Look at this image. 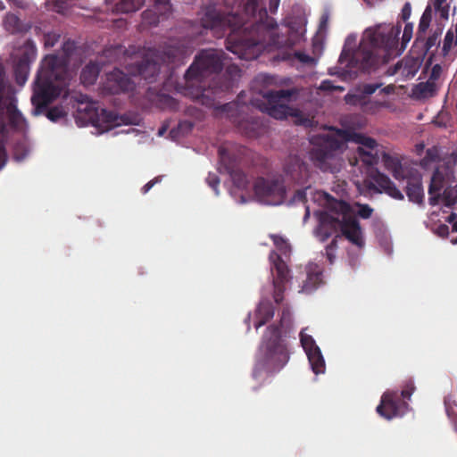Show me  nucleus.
Wrapping results in <instances>:
<instances>
[{"instance_id":"nucleus-17","label":"nucleus","mask_w":457,"mask_h":457,"mask_svg":"<svg viewBox=\"0 0 457 457\" xmlns=\"http://www.w3.org/2000/svg\"><path fill=\"white\" fill-rule=\"evenodd\" d=\"M272 284H273V299L277 304L284 300V292L286 285L290 280L289 269L284 260L276 255L271 266Z\"/></svg>"},{"instance_id":"nucleus-24","label":"nucleus","mask_w":457,"mask_h":457,"mask_svg":"<svg viewBox=\"0 0 457 457\" xmlns=\"http://www.w3.org/2000/svg\"><path fill=\"white\" fill-rule=\"evenodd\" d=\"M382 162L385 168L392 172L394 178L397 180H403L406 179L404 169L402 161L397 155H392L388 153L382 154Z\"/></svg>"},{"instance_id":"nucleus-56","label":"nucleus","mask_w":457,"mask_h":457,"mask_svg":"<svg viewBox=\"0 0 457 457\" xmlns=\"http://www.w3.org/2000/svg\"><path fill=\"white\" fill-rule=\"evenodd\" d=\"M162 180V176L155 177L152 180L148 181L141 189L143 194H146L156 183Z\"/></svg>"},{"instance_id":"nucleus-34","label":"nucleus","mask_w":457,"mask_h":457,"mask_svg":"<svg viewBox=\"0 0 457 457\" xmlns=\"http://www.w3.org/2000/svg\"><path fill=\"white\" fill-rule=\"evenodd\" d=\"M154 102L161 109L175 111L179 108L178 101L167 94H158Z\"/></svg>"},{"instance_id":"nucleus-32","label":"nucleus","mask_w":457,"mask_h":457,"mask_svg":"<svg viewBox=\"0 0 457 457\" xmlns=\"http://www.w3.org/2000/svg\"><path fill=\"white\" fill-rule=\"evenodd\" d=\"M7 114L12 127L21 129L26 125L25 118L14 104H10L7 106Z\"/></svg>"},{"instance_id":"nucleus-59","label":"nucleus","mask_w":457,"mask_h":457,"mask_svg":"<svg viewBox=\"0 0 457 457\" xmlns=\"http://www.w3.org/2000/svg\"><path fill=\"white\" fill-rule=\"evenodd\" d=\"M46 117L50 120L56 122L57 121V106H54L50 110H48L46 112Z\"/></svg>"},{"instance_id":"nucleus-20","label":"nucleus","mask_w":457,"mask_h":457,"mask_svg":"<svg viewBox=\"0 0 457 457\" xmlns=\"http://www.w3.org/2000/svg\"><path fill=\"white\" fill-rule=\"evenodd\" d=\"M330 206L331 201H328V211L320 212L319 217V226L316 229V234L322 242L337 232L340 225V215L331 211Z\"/></svg>"},{"instance_id":"nucleus-43","label":"nucleus","mask_w":457,"mask_h":457,"mask_svg":"<svg viewBox=\"0 0 457 457\" xmlns=\"http://www.w3.org/2000/svg\"><path fill=\"white\" fill-rule=\"evenodd\" d=\"M453 39H454L453 32L452 30H448L445 36L444 44H443V47L441 50V54L444 57L448 55V54L452 48Z\"/></svg>"},{"instance_id":"nucleus-44","label":"nucleus","mask_w":457,"mask_h":457,"mask_svg":"<svg viewBox=\"0 0 457 457\" xmlns=\"http://www.w3.org/2000/svg\"><path fill=\"white\" fill-rule=\"evenodd\" d=\"M338 236H337L335 238L332 239L329 245L326 247V256L328 261L330 264H332L336 259V251L337 248V238Z\"/></svg>"},{"instance_id":"nucleus-38","label":"nucleus","mask_w":457,"mask_h":457,"mask_svg":"<svg viewBox=\"0 0 457 457\" xmlns=\"http://www.w3.org/2000/svg\"><path fill=\"white\" fill-rule=\"evenodd\" d=\"M292 56L296 58L300 62L307 65H313L316 62L315 58L310 56L309 54H306L300 51H295L293 54H285L281 56V59L284 61L291 60Z\"/></svg>"},{"instance_id":"nucleus-47","label":"nucleus","mask_w":457,"mask_h":457,"mask_svg":"<svg viewBox=\"0 0 457 457\" xmlns=\"http://www.w3.org/2000/svg\"><path fill=\"white\" fill-rule=\"evenodd\" d=\"M308 187H306L305 188L296 190L293 197L291 198V202L305 204L307 202L306 190L308 189Z\"/></svg>"},{"instance_id":"nucleus-13","label":"nucleus","mask_w":457,"mask_h":457,"mask_svg":"<svg viewBox=\"0 0 457 457\" xmlns=\"http://www.w3.org/2000/svg\"><path fill=\"white\" fill-rule=\"evenodd\" d=\"M153 4L154 11L146 10L143 12V18L147 19L150 15L154 14L150 23H157L159 16L165 14L170 9V0H148ZM145 0H106V3L112 5V12L118 13H129L137 11Z\"/></svg>"},{"instance_id":"nucleus-39","label":"nucleus","mask_w":457,"mask_h":457,"mask_svg":"<svg viewBox=\"0 0 457 457\" xmlns=\"http://www.w3.org/2000/svg\"><path fill=\"white\" fill-rule=\"evenodd\" d=\"M445 206L452 207L457 202V187H447L442 194Z\"/></svg>"},{"instance_id":"nucleus-18","label":"nucleus","mask_w":457,"mask_h":457,"mask_svg":"<svg viewBox=\"0 0 457 457\" xmlns=\"http://www.w3.org/2000/svg\"><path fill=\"white\" fill-rule=\"evenodd\" d=\"M284 173L287 179L296 185H305L310 178V170L300 157L289 156L284 165Z\"/></svg>"},{"instance_id":"nucleus-11","label":"nucleus","mask_w":457,"mask_h":457,"mask_svg":"<svg viewBox=\"0 0 457 457\" xmlns=\"http://www.w3.org/2000/svg\"><path fill=\"white\" fill-rule=\"evenodd\" d=\"M342 147L340 137H327L320 145L312 149L310 159L320 170L333 172L337 162V152Z\"/></svg>"},{"instance_id":"nucleus-16","label":"nucleus","mask_w":457,"mask_h":457,"mask_svg":"<svg viewBox=\"0 0 457 457\" xmlns=\"http://www.w3.org/2000/svg\"><path fill=\"white\" fill-rule=\"evenodd\" d=\"M135 83L131 79L119 69L106 74V79L101 87L103 95H117L132 91Z\"/></svg>"},{"instance_id":"nucleus-30","label":"nucleus","mask_w":457,"mask_h":457,"mask_svg":"<svg viewBox=\"0 0 457 457\" xmlns=\"http://www.w3.org/2000/svg\"><path fill=\"white\" fill-rule=\"evenodd\" d=\"M432 12H433L432 5L430 4H428L427 5V7L425 8V11L423 12V13L420 17V20L418 31H417V38L415 41L416 44L420 39L423 40L424 36H425L428 29L429 28L431 21H432Z\"/></svg>"},{"instance_id":"nucleus-33","label":"nucleus","mask_w":457,"mask_h":457,"mask_svg":"<svg viewBox=\"0 0 457 457\" xmlns=\"http://www.w3.org/2000/svg\"><path fill=\"white\" fill-rule=\"evenodd\" d=\"M359 159L366 165L372 166L378 162V155L375 150L364 149L362 146L357 147Z\"/></svg>"},{"instance_id":"nucleus-36","label":"nucleus","mask_w":457,"mask_h":457,"mask_svg":"<svg viewBox=\"0 0 457 457\" xmlns=\"http://www.w3.org/2000/svg\"><path fill=\"white\" fill-rule=\"evenodd\" d=\"M436 91V85L434 81L428 79L416 86V93L421 97L433 96Z\"/></svg>"},{"instance_id":"nucleus-35","label":"nucleus","mask_w":457,"mask_h":457,"mask_svg":"<svg viewBox=\"0 0 457 457\" xmlns=\"http://www.w3.org/2000/svg\"><path fill=\"white\" fill-rule=\"evenodd\" d=\"M76 50V44L74 41L67 40L62 46L63 56H59V71L66 67L69 63L70 58L72 56Z\"/></svg>"},{"instance_id":"nucleus-7","label":"nucleus","mask_w":457,"mask_h":457,"mask_svg":"<svg viewBox=\"0 0 457 457\" xmlns=\"http://www.w3.org/2000/svg\"><path fill=\"white\" fill-rule=\"evenodd\" d=\"M251 106L250 100L246 99V94L242 91L235 101L224 104L223 110L242 133L248 137H256L261 134L263 123L260 119L249 114Z\"/></svg>"},{"instance_id":"nucleus-27","label":"nucleus","mask_w":457,"mask_h":457,"mask_svg":"<svg viewBox=\"0 0 457 457\" xmlns=\"http://www.w3.org/2000/svg\"><path fill=\"white\" fill-rule=\"evenodd\" d=\"M4 25L11 33H25L30 29V25L24 23L17 15L8 13L5 16Z\"/></svg>"},{"instance_id":"nucleus-58","label":"nucleus","mask_w":457,"mask_h":457,"mask_svg":"<svg viewBox=\"0 0 457 457\" xmlns=\"http://www.w3.org/2000/svg\"><path fill=\"white\" fill-rule=\"evenodd\" d=\"M436 233L441 237H447L449 235V227L445 224H440L436 228Z\"/></svg>"},{"instance_id":"nucleus-19","label":"nucleus","mask_w":457,"mask_h":457,"mask_svg":"<svg viewBox=\"0 0 457 457\" xmlns=\"http://www.w3.org/2000/svg\"><path fill=\"white\" fill-rule=\"evenodd\" d=\"M370 181L367 185L368 188L378 193H386L396 200L404 198L403 193L396 187L395 183L384 173L378 170L372 172L370 176Z\"/></svg>"},{"instance_id":"nucleus-61","label":"nucleus","mask_w":457,"mask_h":457,"mask_svg":"<svg viewBox=\"0 0 457 457\" xmlns=\"http://www.w3.org/2000/svg\"><path fill=\"white\" fill-rule=\"evenodd\" d=\"M441 196L442 195H440V193H435L432 195H430L428 198L429 204L432 206L438 204Z\"/></svg>"},{"instance_id":"nucleus-49","label":"nucleus","mask_w":457,"mask_h":457,"mask_svg":"<svg viewBox=\"0 0 457 457\" xmlns=\"http://www.w3.org/2000/svg\"><path fill=\"white\" fill-rule=\"evenodd\" d=\"M412 23H407L404 27L402 37V48L403 49L406 44L411 40L412 36Z\"/></svg>"},{"instance_id":"nucleus-40","label":"nucleus","mask_w":457,"mask_h":457,"mask_svg":"<svg viewBox=\"0 0 457 457\" xmlns=\"http://www.w3.org/2000/svg\"><path fill=\"white\" fill-rule=\"evenodd\" d=\"M300 342L301 345L305 352V353H308L310 352L314 351L315 348H320L317 345L315 340L312 338V336L306 334L304 332V329H303L300 332Z\"/></svg>"},{"instance_id":"nucleus-4","label":"nucleus","mask_w":457,"mask_h":457,"mask_svg":"<svg viewBox=\"0 0 457 457\" xmlns=\"http://www.w3.org/2000/svg\"><path fill=\"white\" fill-rule=\"evenodd\" d=\"M57 54L46 55L41 62L35 80L31 104L32 113L38 115L57 97Z\"/></svg>"},{"instance_id":"nucleus-10","label":"nucleus","mask_w":457,"mask_h":457,"mask_svg":"<svg viewBox=\"0 0 457 457\" xmlns=\"http://www.w3.org/2000/svg\"><path fill=\"white\" fill-rule=\"evenodd\" d=\"M292 96V91L287 89L266 90L262 92L263 100L266 103H259V100L250 99L252 107H256L263 112H267L270 117L276 120H284L292 115L291 108L284 104V101L289 100Z\"/></svg>"},{"instance_id":"nucleus-1","label":"nucleus","mask_w":457,"mask_h":457,"mask_svg":"<svg viewBox=\"0 0 457 457\" xmlns=\"http://www.w3.org/2000/svg\"><path fill=\"white\" fill-rule=\"evenodd\" d=\"M201 21L204 28L222 35L229 29V46L227 48L234 54L256 46L260 49L293 48L301 39L300 33L290 26H285V31L278 32L276 21L269 17L260 0H247L243 15L225 13L216 8V4H210L205 8Z\"/></svg>"},{"instance_id":"nucleus-26","label":"nucleus","mask_w":457,"mask_h":457,"mask_svg":"<svg viewBox=\"0 0 457 457\" xmlns=\"http://www.w3.org/2000/svg\"><path fill=\"white\" fill-rule=\"evenodd\" d=\"M345 102L348 104L352 105H360L361 106L363 111H374L378 107H380L383 105L382 103L376 102L371 104V106H369V101L366 99V96H363V94L361 92V94H347L345 96Z\"/></svg>"},{"instance_id":"nucleus-25","label":"nucleus","mask_w":457,"mask_h":457,"mask_svg":"<svg viewBox=\"0 0 457 457\" xmlns=\"http://www.w3.org/2000/svg\"><path fill=\"white\" fill-rule=\"evenodd\" d=\"M406 195L411 202L422 204L424 200V191L420 176L407 178Z\"/></svg>"},{"instance_id":"nucleus-8","label":"nucleus","mask_w":457,"mask_h":457,"mask_svg":"<svg viewBox=\"0 0 457 457\" xmlns=\"http://www.w3.org/2000/svg\"><path fill=\"white\" fill-rule=\"evenodd\" d=\"M224 54L222 51L213 49L201 51L185 73L186 85L194 87L207 76L221 71Z\"/></svg>"},{"instance_id":"nucleus-63","label":"nucleus","mask_w":457,"mask_h":457,"mask_svg":"<svg viewBox=\"0 0 457 457\" xmlns=\"http://www.w3.org/2000/svg\"><path fill=\"white\" fill-rule=\"evenodd\" d=\"M280 0H270L269 9L271 13H275L278 8Z\"/></svg>"},{"instance_id":"nucleus-9","label":"nucleus","mask_w":457,"mask_h":457,"mask_svg":"<svg viewBox=\"0 0 457 457\" xmlns=\"http://www.w3.org/2000/svg\"><path fill=\"white\" fill-rule=\"evenodd\" d=\"M331 211L340 215L339 228L342 235L353 245L362 247L364 239L358 219L353 214L351 205L342 200H331Z\"/></svg>"},{"instance_id":"nucleus-52","label":"nucleus","mask_w":457,"mask_h":457,"mask_svg":"<svg viewBox=\"0 0 457 457\" xmlns=\"http://www.w3.org/2000/svg\"><path fill=\"white\" fill-rule=\"evenodd\" d=\"M441 74L442 66L441 64L436 63L432 67L428 79L436 83V81L440 78Z\"/></svg>"},{"instance_id":"nucleus-29","label":"nucleus","mask_w":457,"mask_h":457,"mask_svg":"<svg viewBox=\"0 0 457 457\" xmlns=\"http://www.w3.org/2000/svg\"><path fill=\"white\" fill-rule=\"evenodd\" d=\"M312 371L315 374H322L325 372L326 364L323 355L320 348H315L314 351L306 353Z\"/></svg>"},{"instance_id":"nucleus-64","label":"nucleus","mask_w":457,"mask_h":457,"mask_svg":"<svg viewBox=\"0 0 457 457\" xmlns=\"http://www.w3.org/2000/svg\"><path fill=\"white\" fill-rule=\"evenodd\" d=\"M457 220V214L455 212H452L449 217L447 218V221L449 223H453Z\"/></svg>"},{"instance_id":"nucleus-57","label":"nucleus","mask_w":457,"mask_h":457,"mask_svg":"<svg viewBox=\"0 0 457 457\" xmlns=\"http://www.w3.org/2000/svg\"><path fill=\"white\" fill-rule=\"evenodd\" d=\"M7 161V154L4 145V142L0 140V169H2Z\"/></svg>"},{"instance_id":"nucleus-5","label":"nucleus","mask_w":457,"mask_h":457,"mask_svg":"<svg viewBox=\"0 0 457 457\" xmlns=\"http://www.w3.org/2000/svg\"><path fill=\"white\" fill-rule=\"evenodd\" d=\"M73 98L76 103L75 119L79 126L91 124L96 128L108 130L119 124L116 113L102 108L97 101L91 100L82 94L76 95Z\"/></svg>"},{"instance_id":"nucleus-50","label":"nucleus","mask_w":457,"mask_h":457,"mask_svg":"<svg viewBox=\"0 0 457 457\" xmlns=\"http://www.w3.org/2000/svg\"><path fill=\"white\" fill-rule=\"evenodd\" d=\"M381 86V83L365 84L361 87V93L366 96V99H368V96L375 93Z\"/></svg>"},{"instance_id":"nucleus-55","label":"nucleus","mask_w":457,"mask_h":457,"mask_svg":"<svg viewBox=\"0 0 457 457\" xmlns=\"http://www.w3.org/2000/svg\"><path fill=\"white\" fill-rule=\"evenodd\" d=\"M411 14V3L406 2L402 8L401 18L403 21H406L407 20H409Z\"/></svg>"},{"instance_id":"nucleus-14","label":"nucleus","mask_w":457,"mask_h":457,"mask_svg":"<svg viewBox=\"0 0 457 457\" xmlns=\"http://www.w3.org/2000/svg\"><path fill=\"white\" fill-rule=\"evenodd\" d=\"M220 171L228 173L234 184L239 189H245L249 185L246 174L240 169L241 152L235 153L228 148L220 146L218 150Z\"/></svg>"},{"instance_id":"nucleus-2","label":"nucleus","mask_w":457,"mask_h":457,"mask_svg":"<svg viewBox=\"0 0 457 457\" xmlns=\"http://www.w3.org/2000/svg\"><path fill=\"white\" fill-rule=\"evenodd\" d=\"M401 28L378 26L369 31L367 37L370 47L361 45L354 53L343 49L338 62L345 67L341 71L344 79H354L359 71L370 72L379 64L387 63L393 57L399 55L398 37Z\"/></svg>"},{"instance_id":"nucleus-22","label":"nucleus","mask_w":457,"mask_h":457,"mask_svg":"<svg viewBox=\"0 0 457 457\" xmlns=\"http://www.w3.org/2000/svg\"><path fill=\"white\" fill-rule=\"evenodd\" d=\"M337 136L340 137L343 145L346 142H353L359 145V146L369 150H376L378 146V143L374 138L351 129H338Z\"/></svg>"},{"instance_id":"nucleus-53","label":"nucleus","mask_w":457,"mask_h":457,"mask_svg":"<svg viewBox=\"0 0 457 457\" xmlns=\"http://www.w3.org/2000/svg\"><path fill=\"white\" fill-rule=\"evenodd\" d=\"M373 212V209L368 204L360 205L358 214L362 219H369Z\"/></svg>"},{"instance_id":"nucleus-28","label":"nucleus","mask_w":457,"mask_h":457,"mask_svg":"<svg viewBox=\"0 0 457 457\" xmlns=\"http://www.w3.org/2000/svg\"><path fill=\"white\" fill-rule=\"evenodd\" d=\"M274 316V307L269 302H262L259 304L256 311V317L258 319L255 323V328H259L266 324Z\"/></svg>"},{"instance_id":"nucleus-23","label":"nucleus","mask_w":457,"mask_h":457,"mask_svg":"<svg viewBox=\"0 0 457 457\" xmlns=\"http://www.w3.org/2000/svg\"><path fill=\"white\" fill-rule=\"evenodd\" d=\"M306 278L303 281L301 292L311 294L323 284L322 270L316 263L306 266Z\"/></svg>"},{"instance_id":"nucleus-41","label":"nucleus","mask_w":457,"mask_h":457,"mask_svg":"<svg viewBox=\"0 0 457 457\" xmlns=\"http://www.w3.org/2000/svg\"><path fill=\"white\" fill-rule=\"evenodd\" d=\"M432 7L436 12H438L442 20H447L449 17V4L446 0H430Z\"/></svg>"},{"instance_id":"nucleus-54","label":"nucleus","mask_w":457,"mask_h":457,"mask_svg":"<svg viewBox=\"0 0 457 457\" xmlns=\"http://www.w3.org/2000/svg\"><path fill=\"white\" fill-rule=\"evenodd\" d=\"M438 150L436 147L427 149L425 160L428 162H436L438 160Z\"/></svg>"},{"instance_id":"nucleus-45","label":"nucleus","mask_w":457,"mask_h":457,"mask_svg":"<svg viewBox=\"0 0 457 457\" xmlns=\"http://www.w3.org/2000/svg\"><path fill=\"white\" fill-rule=\"evenodd\" d=\"M414 391H415V386H414L413 381L408 380L405 382L403 388L402 389L401 396L403 399L410 400L411 396Z\"/></svg>"},{"instance_id":"nucleus-21","label":"nucleus","mask_w":457,"mask_h":457,"mask_svg":"<svg viewBox=\"0 0 457 457\" xmlns=\"http://www.w3.org/2000/svg\"><path fill=\"white\" fill-rule=\"evenodd\" d=\"M408 407L406 402H401L397 391H386L383 394L377 412L386 420L400 415V407Z\"/></svg>"},{"instance_id":"nucleus-48","label":"nucleus","mask_w":457,"mask_h":457,"mask_svg":"<svg viewBox=\"0 0 457 457\" xmlns=\"http://www.w3.org/2000/svg\"><path fill=\"white\" fill-rule=\"evenodd\" d=\"M273 244L281 251H286L288 248L286 239L279 235H270Z\"/></svg>"},{"instance_id":"nucleus-15","label":"nucleus","mask_w":457,"mask_h":457,"mask_svg":"<svg viewBox=\"0 0 457 457\" xmlns=\"http://www.w3.org/2000/svg\"><path fill=\"white\" fill-rule=\"evenodd\" d=\"M37 48L31 40H28L13 67L14 79L18 86L23 87L29 75L30 65L36 60Z\"/></svg>"},{"instance_id":"nucleus-60","label":"nucleus","mask_w":457,"mask_h":457,"mask_svg":"<svg viewBox=\"0 0 457 457\" xmlns=\"http://www.w3.org/2000/svg\"><path fill=\"white\" fill-rule=\"evenodd\" d=\"M45 4L48 11L57 12V0H46Z\"/></svg>"},{"instance_id":"nucleus-12","label":"nucleus","mask_w":457,"mask_h":457,"mask_svg":"<svg viewBox=\"0 0 457 457\" xmlns=\"http://www.w3.org/2000/svg\"><path fill=\"white\" fill-rule=\"evenodd\" d=\"M253 190L262 203L270 205L281 204L287 196L286 186L281 177L258 178L254 182Z\"/></svg>"},{"instance_id":"nucleus-51","label":"nucleus","mask_w":457,"mask_h":457,"mask_svg":"<svg viewBox=\"0 0 457 457\" xmlns=\"http://www.w3.org/2000/svg\"><path fill=\"white\" fill-rule=\"evenodd\" d=\"M57 43V34L55 32H49L44 35L45 47H53Z\"/></svg>"},{"instance_id":"nucleus-31","label":"nucleus","mask_w":457,"mask_h":457,"mask_svg":"<svg viewBox=\"0 0 457 457\" xmlns=\"http://www.w3.org/2000/svg\"><path fill=\"white\" fill-rule=\"evenodd\" d=\"M99 75V68L95 63H88L86 65L80 73V80L86 85H92L96 80Z\"/></svg>"},{"instance_id":"nucleus-62","label":"nucleus","mask_w":457,"mask_h":457,"mask_svg":"<svg viewBox=\"0 0 457 457\" xmlns=\"http://www.w3.org/2000/svg\"><path fill=\"white\" fill-rule=\"evenodd\" d=\"M226 72L230 76H235L238 75L241 72V71L237 65H229L227 68Z\"/></svg>"},{"instance_id":"nucleus-3","label":"nucleus","mask_w":457,"mask_h":457,"mask_svg":"<svg viewBox=\"0 0 457 457\" xmlns=\"http://www.w3.org/2000/svg\"><path fill=\"white\" fill-rule=\"evenodd\" d=\"M290 358L286 341L282 338L280 326L270 325L263 335L253 370L254 379H262L280 371Z\"/></svg>"},{"instance_id":"nucleus-42","label":"nucleus","mask_w":457,"mask_h":457,"mask_svg":"<svg viewBox=\"0 0 457 457\" xmlns=\"http://www.w3.org/2000/svg\"><path fill=\"white\" fill-rule=\"evenodd\" d=\"M441 32L435 31L431 34L424 43L423 55H427L430 53L432 47L439 45L438 38L440 37Z\"/></svg>"},{"instance_id":"nucleus-46","label":"nucleus","mask_w":457,"mask_h":457,"mask_svg":"<svg viewBox=\"0 0 457 457\" xmlns=\"http://www.w3.org/2000/svg\"><path fill=\"white\" fill-rule=\"evenodd\" d=\"M207 184L213 189L216 195H219L220 179L215 173H209L206 178Z\"/></svg>"},{"instance_id":"nucleus-37","label":"nucleus","mask_w":457,"mask_h":457,"mask_svg":"<svg viewBox=\"0 0 457 457\" xmlns=\"http://www.w3.org/2000/svg\"><path fill=\"white\" fill-rule=\"evenodd\" d=\"M444 187V177L439 171H435L431 177V181L428 187V195H432L435 193H440Z\"/></svg>"},{"instance_id":"nucleus-6","label":"nucleus","mask_w":457,"mask_h":457,"mask_svg":"<svg viewBox=\"0 0 457 457\" xmlns=\"http://www.w3.org/2000/svg\"><path fill=\"white\" fill-rule=\"evenodd\" d=\"M184 56V51L173 46L160 49H148L140 62H137V73L153 83L159 75L162 64H177Z\"/></svg>"}]
</instances>
